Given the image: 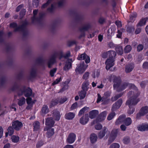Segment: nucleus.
Wrapping results in <instances>:
<instances>
[{"label":"nucleus","instance_id":"1","mask_svg":"<svg viewBox=\"0 0 148 148\" xmlns=\"http://www.w3.org/2000/svg\"><path fill=\"white\" fill-rule=\"evenodd\" d=\"M113 78V82L114 83L113 87L114 89H116L117 91L119 92L124 89L127 87L130 89H134L133 91H131L133 92L136 91H139L137 87L133 84L124 83L121 84V79L120 77H117L115 75L112 77Z\"/></svg>","mask_w":148,"mask_h":148},{"label":"nucleus","instance_id":"2","mask_svg":"<svg viewBox=\"0 0 148 148\" xmlns=\"http://www.w3.org/2000/svg\"><path fill=\"white\" fill-rule=\"evenodd\" d=\"M140 94V92L138 91H136L135 92L132 91H129L128 92V96L129 98L126 101L125 103L126 105L128 106L129 108V109L127 112L128 114H131L134 112V109L132 107L139 101V99L137 97Z\"/></svg>","mask_w":148,"mask_h":148},{"label":"nucleus","instance_id":"3","mask_svg":"<svg viewBox=\"0 0 148 148\" xmlns=\"http://www.w3.org/2000/svg\"><path fill=\"white\" fill-rule=\"evenodd\" d=\"M71 56L70 52L68 51L64 55H63L62 51L55 52L51 55L47 60V63L49 68L51 67L53 64L56 62V59L58 58L61 60L62 58L67 59Z\"/></svg>","mask_w":148,"mask_h":148},{"label":"nucleus","instance_id":"4","mask_svg":"<svg viewBox=\"0 0 148 148\" xmlns=\"http://www.w3.org/2000/svg\"><path fill=\"white\" fill-rule=\"evenodd\" d=\"M28 24V22L25 21L21 26L17 27V25L16 23H12L10 24V27H11L15 28L14 32L21 31L23 32V35L24 36H26L27 34V31L26 29V25Z\"/></svg>","mask_w":148,"mask_h":148},{"label":"nucleus","instance_id":"5","mask_svg":"<svg viewBox=\"0 0 148 148\" xmlns=\"http://www.w3.org/2000/svg\"><path fill=\"white\" fill-rule=\"evenodd\" d=\"M32 90L29 88H26L25 86L21 87L17 91L19 96L24 95L25 97H29L30 96L34 97V95L32 94Z\"/></svg>","mask_w":148,"mask_h":148},{"label":"nucleus","instance_id":"6","mask_svg":"<svg viewBox=\"0 0 148 148\" xmlns=\"http://www.w3.org/2000/svg\"><path fill=\"white\" fill-rule=\"evenodd\" d=\"M38 10H35L33 11L34 16L32 18V22L33 23L39 22L41 19L45 15V14L44 13L42 12H40L39 13L38 17L36 18V15L38 13Z\"/></svg>","mask_w":148,"mask_h":148},{"label":"nucleus","instance_id":"7","mask_svg":"<svg viewBox=\"0 0 148 148\" xmlns=\"http://www.w3.org/2000/svg\"><path fill=\"white\" fill-rule=\"evenodd\" d=\"M116 56V52L113 50H110L104 52L102 54V57L103 58H106L108 57L109 58H108L114 59Z\"/></svg>","mask_w":148,"mask_h":148},{"label":"nucleus","instance_id":"8","mask_svg":"<svg viewBox=\"0 0 148 148\" xmlns=\"http://www.w3.org/2000/svg\"><path fill=\"white\" fill-rule=\"evenodd\" d=\"M88 67L87 65H85L84 62L81 63L79 66H77L75 69V71L79 74H82L85 71Z\"/></svg>","mask_w":148,"mask_h":148},{"label":"nucleus","instance_id":"9","mask_svg":"<svg viewBox=\"0 0 148 148\" xmlns=\"http://www.w3.org/2000/svg\"><path fill=\"white\" fill-rule=\"evenodd\" d=\"M12 126L14 129L17 131H19L23 126L22 122L18 120L14 121L12 122Z\"/></svg>","mask_w":148,"mask_h":148},{"label":"nucleus","instance_id":"10","mask_svg":"<svg viewBox=\"0 0 148 148\" xmlns=\"http://www.w3.org/2000/svg\"><path fill=\"white\" fill-rule=\"evenodd\" d=\"M123 103L122 99H120L113 105L111 108L112 111H115L119 109L121 105Z\"/></svg>","mask_w":148,"mask_h":148},{"label":"nucleus","instance_id":"11","mask_svg":"<svg viewBox=\"0 0 148 148\" xmlns=\"http://www.w3.org/2000/svg\"><path fill=\"white\" fill-rule=\"evenodd\" d=\"M114 58H108L105 62L106 68L107 70H109L114 64Z\"/></svg>","mask_w":148,"mask_h":148},{"label":"nucleus","instance_id":"12","mask_svg":"<svg viewBox=\"0 0 148 148\" xmlns=\"http://www.w3.org/2000/svg\"><path fill=\"white\" fill-rule=\"evenodd\" d=\"M77 59L79 60H85L86 64L89 63L90 61L89 56L85 53L79 55Z\"/></svg>","mask_w":148,"mask_h":148},{"label":"nucleus","instance_id":"13","mask_svg":"<svg viewBox=\"0 0 148 148\" xmlns=\"http://www.w3.org/2000/svg\"><path fill=\"white\" fill-rule=\"evenodd\" d=\"M89 120L88 114H85L79 119V122L81 124L84 125L88 122Z\"/></svg>","mask_w":148,"mask_h":148},{"label":"nucleus","instance_id":"14","mask_svg":"<svg viewBox=\"0 0 148 148\" xmlns=\"http://www.w3.org/2000/svg\"><path fill=\"white\" fill-rule=\"evenodd\" d=\"M75 134L74 133H71L69 134L66 141L69 143L72 144L75 141Z\"/></svg>","mask_w":148,"mask_h":148},{"label":"nucleus","instance_id":"15","mask_svg":"<svg viewBox=\"0 0 148 148\" xmlns=\"http://www.w3.org/2000/svg\"><path fill=\"white\" fill-rule=\"evenodd\" d=\"M52 116L56 121H59L60 117V112L57 110H54L52 111Z\"/></svg>","mask_w":148,"mask_h":148},{"label":"nucleus","instance_id":"16","mask_svg":"<svg viewBox=\"0 0 148 148\" xmlns=\"http://www.w3.org/2000/svg\"><path fill=\"white\" fill-rule=\"evenodd\" d=\"M73 62L71 59H69L66 62V64L64 68V70L66 71L69 70L71 67V63Z\"/></svg>","mask_w":148,"mask_h":148},{"label":"nucleus","instance_id":"17","mask_svg":"<svg viewBox=\"0 0 148 148\" xmlns=\"http://www.w3.org/2000/svg\"><path fill=\"white\" fill-rule=\"evenodd\" d=\"M54 123V121L52 117L48 118L46 119L45 125L49 127H53Z\"/></svg>","mask_w":148,"mask_h":148},{"label":"nucleus","instance_id":"18","mask_svg":"<svg viewBox=\"0 0 148 148\" xmlns=\"http://www.w3.org/2000/svg\"><path fill=\"white\" fill-rule=\"evenodd\" d=\"M126 116L125 115H122L120 116L116 121L115 123L118 125L122 123H124L126 119Z\"/></svg>","mask_w":148,"mask_h":148},{"label":"nucleus","instance_id":"19","mask_svg":"<svg viewBox=\"0 0 148 148\" xmlns=\"http://www.w3.org/2000/svg\"><path fill=\"white\" fill-rule=\"evenodd\" d=\"M107 115V112L104 111L100 114L97 118V121L101 122L104 120L105 119Z\"/></svg>","mask_w":148,"mask_h":148},{"label":"nucleus","instance_id":"20","mask_svg":"<svg viewBox=\"0 0 148 148\" xmlns=\"http://www.w3.org/2000/svg\"><path fill=\"white\" fill-rule=\"evenodd\" d=\"M138 130L141 131H145L148 130V124H142L137 127Z\"/></svg>","mask_w":148,"mask_h":148},{"label":"nucleus","instance_id":"21","mask_svg":"<svg viewBox=\"0 0 148 148\" xmlns=\"http://www.w3.org/2000/svg\"><path fill=\"white\" fill-rule=\"evenodd\" d=\"M108 131L107 127H103L102 130L99 132L98 136L99 138L101 139L103 138L105 136Z\"/></svg>","mask_w":148,"mask_h":148},{"label":"nucleus","instance_id":"22","mask_svg":"<svg viewBox=\"0 0 148 148\" xmlns=\"http://www.w3.org/2000/svg\"><path fill=\"white\" fill-rule=\"evenodd\" d=\"M134 68V65L133 64H130L126 65L125 67V72L126 73H129L132 71Z\"/></svg>","mask_w":148,"mask_h":148},{"label":"nucleus","instance_id":"23","mask_svg":"<svg viewBox=\"0 0 148 148\" xmlns=\"http://www.w3.org/2000/svg\"><path fill=\"white\" fill-rule=\"evenodd\" d=\"M49 111L48 106L45 105L43 106L41 108V114L42 115L44 116L47 114Z\"/></svg>","mask_w":148,"mask_h":148},{"label":"nucleus","instance_id":"24","mask_svg":"<svg viewBox=\"0 0 148 148\" xmlns=\"http://www.w3.org/2000/svg\"><path fill=\"white\" fill-rule=\"evenodd\" d=\"M75 114L71 112L66 113L65 115V117L66 119L67 120H71L75 116Z\"/></svg>","mask_w":148,"mask_h":148},{"label":"nucleus","instance_id":"25","mask_svg":"<svg viewBox=\"0 0 148 148\" xmlns=\"http://www.w3.org/2000/svg\"><path fill=\"white\" fill-rule=\"evenodd\" d=\"M97 136L96 134H91L90 137V139L91 143L94 144L95 143L97 140Z\"/></svg>","mask_w":148,"mask_h":148},{"label":"nucleus","instance_id":"26","mask_svg":"<svg viewBox=\"0 0 148 148\" xmlns=\"http://www.w3.org/2000/svg\"><path fill=\"white\" fill-rule=\"evenodd\" d=\"M99 114L98 111L96 110H92L89 112V117L92 119L95 118Z\"/></svg>","mask_w":148,"mask_h":148},{"label":"nucleus","instance_id":"27","mask_svg":"<svg viewBox=\"0 0 148 148\" xmlns=\"http://www.w3.org/2000/svg\"><path fill=\"white\" fill-rule=\"evenodd\" d=\"M14 129L12 126L9 127L7 130L8 132L5 134L6 137H7L8 135L9 136H11L13 134L14 132Z\"/></svg>","mask_w":148,"mask_h":148},{"label":"nucleus","instance_id":"28","mask_svg":"<svg viewBox=\"0 0 148 148\" xmlns=\"http://www.w3.org/2000/svg\"><path fill=\"white\" fill-rule=\"evenodd\" d=\"M90 27V25L89 23H88L84 25L80 29L81 32H84L87 31Z\"/></svg>","mask_w":148,"mask_h":148},{"label":"nucleus","instance_id":"29","mask_svg":"<svg viewBox=\"0 0 148 148\" xmlns=\"http://www.w3.org/2000/svg\"><path fill=\"white\" fill-rule=\"evenodd\" d=\"M89 83L88 80L85 81L83 83L82 85V88L83 90L87 91L88 88V86Z\"/></svg>","mask_w":148,"mask_h":148},{"label":"nucleus","instance_id":"30","mask_svg":"<svg viewBox=\"0 0 148 148\" xmlns=\"http://www.w3.org/2000/svg\"><path fill=\"white\" fill-rule=\"evenodd\" d=\"M148 20V18H142L140 20L139 22L137 24V26H142L145 24L146 23Z\"/></svg>","mask_w":148,"mask_h":148},{"label":"nucleus","instance_id":"31","mask_svg":"<svg viewBox=\"0 0 148 148\" xmlns=\"http://www.w3.org/2000/svg\"><path fill=\"white\" fill-rule=\"evenodd\" d=\"M140 111L145 115L148 113V106H145L142 107Z\"/></svg>","mask_w":148,"mask_h":148},{"label":"nucleus","instance_id":"32","mask_svg":"<svg viewBox=\"0 0 148 148\" xmlns=\"http://www.w3.org/2000/svg\"><path fill=\"white\" fill-rule=\"evenodd\" d=\"M47 136L48 138L51 137L54 134V130L53 128H51L47 130Z\"/></svg>","mask_w":148,"mask_h":148},{"label":"nucleus","instance_id":"33","mask_svg":"<svg viewBox=\"0 0 148 148\" xmlns=\"http://www.w3.org/2000/svg\"><path fill=\"white\" fill-rule=\"evenodd\" d=\"M86 91H85L82 90H81L79 92V95L80 99H83L85 97L86 94Z\"/></svg>","mask_w":148,"mask_h":148},{"label":"nucleus","instance_id":"34","mask_svg":"<svg viewBox=\"0 0 148 148\" xmlns=\"http://www.w3.org/2000/svg\"><path fill=\"white\" fill-rule=\"evenodd\" d=\"M116 50L118 54L121 55L123 54V51L121 46H117L116 48Z\"/></svg>","mask_w":148,"mask_h":148},{"label":"nucleus","instance_id":"35","mask_svg":"<svg viewBox=\"0 0 148 148\" xmlns=\"http://www.w3.org/2000/svg\"><path fill=\"white\" fill-rule=\"evenodd\" d=\"M59 103V100L58 98L53 99L51 103L50 107H52L53 106Z\"/></svg>","mask_w":148,"mask_h":148},{"label":"nucleus","instance_id":"36","mask_svg":"<svg viewBox=\"0 0 148 148\" xmlns=\"http://www.w3.org/2000/svg\"><path fill=\"white\" fill-rule=\"evenodd\" d=\"M33 126L34 130H38L40 128V123L38 121H35L33 124Z\"/></svg>","mask_w":148,"mask_h":148},{"label":"nucleus","instance_id":"37","mask_svg":"<svg viewBox=\"0 0 148 148\" xmlns=\"http://www.w3.org/2000/svg\"><path fill=\"white\" fill-rule=\"evenodd\" d=\"M25 103V99L22 97L20 98L18 102V104L20 106H21Z\"/></svg>","mask_w":148,"mask_h":148},{"label":"nucleus","instance_id":"38","mask_svg":"<svg viewBox=\"0 0 148 148\" xmlns=\"http://www.w3.org/2000/svg\"><path fill=\"white\" fill-rule=\"evenodd\" d=\"M36 69L35 68H32L31 70L30 75L32 77H35L36 75Z\"/></svg>","mask_w":148,"mask_h":148},{"label":"nucleus","instance_id":"39","mask_svg":"<svg viewBox=\"0 0 148 148\" xmlns=\"http://www.w3.org/2000/svg\"><path fill=\"white\" fill-rule=\"evenodd\" d=\"M132 122V121L130 117H128L125 119L124 123L126 126H128L130 125Z\"/></svg>","mask_w":148,"mask_h":148},{"label":"nucleus","instance_id":"40","mask_svg":"<svg viewBox=\"0 0 148 148\" xmlns=\"http://www.w3.org/2000/svg\"><path fill=\"white\" fill-rule=\"evenodd\" d=\"M123 95V94L120 93L116 95L114 97H112L111 98V100L114 101L117 100L118 98L121 97Z\"/></svg>","mask_w":148,"mask_h":148},{"label":"nucleus","instance_id":"41","mask_svg":"<svg viewBox=\"0 0 148 148\" xmlns=\"http://www.w3.org/2000/svg\"><path fill=\"white\" fill-rule=\"evenodd\" d=\"M59 100V103L60 104H62L66 101L67 100V98L65 97H62L60 98H58Z\"/></svg>","mask_w":148,"mask_h":148},{"label":"nucleus","instance_id":"42","mask_svg":"<svg viewBox=\"0 0 148 148\" xmlns=\"http://www.w3.org/2000/svg\"><path fill=\"white\" fill-rule=\"evenodd\" d=\"M115 113L114 111H112V112L108 116L107 119L108 120H112L115 116Z\"/></svg>","mask_w":148,"mask_h":148},{"label":"nucleus","instance_id":"43","mask_svg":"<svg viewBox=\"0 0 148 148\" xmlns=\"http://www.w3.org/2000/svg\"><path fill=\"white\" fill-rule=\"evenodd\" d=\"M88 108L87 107H84V108H82L80 110L78 114V116H81L83 114L85 111Z\"/></svg>","mask_w":148,"mask_h":148},{"label":"nucleus","instance_id":"44","mask_svg":"<svg viewBox=\"0 0 148 148\" xmlns=\"http://www.w3.org/2000/svg\"><path fill=\"white\" fill-rule=\"evenodd\" d=\"M132 50V47L130 45H127L124 48V52L125 53L130 52Z\"/></svg>","mask_w":148,"mask_h":148},{"label":"nucleus","instance_id":"45","mask_svg":"<svg viewBox=\"0 0 148 148\" xmlns=\"http://www.w3.org/2000/svg\"><path fill=\"white\" fill-rule=\"evenodd\" d=\"M12 141L14 143H17L18 142L19 138L18 136L13 135L11 138Z\"/></svg>","mask_w":148,"mask_h":148},{"label":"nucleus","instance_id":"46","mask_svg":"<svg viewBox=\"0 0 148 148\" xmlns=\"http://www.w3.org/2000/svg\"><path fill=\"white\" fill-rule=\"evenodd\" d=\"M120 147V145L118 143H114L110 146L109 148H119Z\"/></svg>","mask_w":148,"mask_h":148},{"label":"nucleus","instance_id":"47","mask_svg":"<svg viewBox=\"0 0 148 148\" xmlns=\"http://www.w3.org/2000/svg\"><path fill=\"white\" fill-rule=\"evenodd\" d=\"M39 0H33V5L34 8L37 7L39 5Z\"/></svg>","mask_w":148,"mask_h":148},{"label":"nucleus","instance_id":"48","mask_svg":"<svg viewBox=\"0 0 148 148\" xmlns=\"http://www.w3.org/2000/svg\"><path fill=\"white\" fill-rule=\"evenodd\" d=\"M53 1V0H48L47 2L43 4L42 6V8H45L49 4L51 3Z\"/></svg>","mask_w":148,"mask_h":148},{"label":"nucleus","instance_id":"49","mask_svg":"<svg viewBox=\"0 0 148 148\" xmlns=\"http://www.w3.org/2000/svg\"><path fill=\"white\" fill-rule=\"evenodd\" d=\"M118 133V130L114 129L111 132V135L116 137Z\"/></svg>","mask_w":148,"mask_h":148},{"label":"nucleus","instance_id":"50","mask_svg":"<svg viewBox=\"0 0 148 148\" xmlns=\"http://www.w3.org/2000/svg\"><path fill=\"white\" fill-rule=\"evenodd\" d=\"M26 10L25 9H22L20 13V16L21 18H22L25 15Z\"/></svg>","mask_w":148,"mask_h":148},{"label":"nucleus","instance_id":"51","mask_svg":"<svg viewBox=\"0 0 148 148\" xmlns=\"http://www.w3.org/2000/svg\"><path fill=\"white\" fill-rule=\"evenodd\" d=\"M116 137L110 135L108 140V143L110 144L112 143L115 139Z\"/></svg>","mask_w":148,"mask_h":148},{"label":"nucleus","instance_id":"52","mask_svg":"<svg viewBox=\"0 0 148 148\" xmlns=\"http://www.w3.org/2000/svg\"><path fill=\"white\" fill-rule=\"evenodd\" d=\"M27 98L26 99L27 103L28 105L33 104L34 102L32 101V99L29 97H27Z\"/></svg>","mask_w":148,"mask_h":148},{"label":"nucleus","instance_id":"53","mask_svg":"<svg viewBox=\"0 0 148 148\" xmlns=\"http://www.w3.org/2000/svg\"><path fill=\"white\" fill-rule=\"evenodd\" d=\"M134 30V26H132L128 27L127 28V32L130 33Z\"/></svg>","mask_w":148,"mask_h":148},{"label":"nucleus","instance_id":"54","mask_svg":"<svg viewBox=\"0 0 148 148\" xmlns=\"http://www.w3.org/2000/svg\"><path fill=\"white\" fill-rule=\"evenodd\" d=\"M89 76V73L87 72L83 75L82 78L83 79L86 80L88 79Z\"/></svg>","mask_w":148,"mask_h":148},{"label":"nucleus","instance_id":"55","mask_svg":"<svg viewBox=\"0 0 148 148\" xmlns=\"http://www.w3.org/2000/svg\"><path fill=\"white\" fill-rule=\"evenodd\" d=\"M44 144L43 142L42 141H40L38 142L36 145L37 148H39L41 146H42Z\"/></svg>","mask_w":148,"mask_h":148},{"label":"nucleus","instance_id":"56","mask_svg":"<svg viewBox=\"0 0 148 148\" xmlns=\"http://www.w3.org/2000/svg\"><path fill=\"white\" fill-rule=\"evenodd\" d=\"M57 70V69L55 68L51 70L50 72V75L51 77H53L54 75V74L56 73Z\"/></svg>","mask_w":148,"mask_h":148},{"label":"nucleus","instance_id":"57","mask_svg":"<svg viewBox=\"0 0 148 148\" xmlns=\"http://www.w3.org/2000/svg\"><path fill=\"white\" fill-rule=\"evenodd\" d=\"M144 116V115L140 111L137 114L136 118L137 119H140L142 116Z\"/></svg>","mask_w":148,"mask_h":148},{"label":"nucleus","instance_id":"58","mask_svg":"<svg viewBox=\"0 0 148 148\" xmlns=\"http://www.w3.org/2000/svg\"><path fill=\"white\" fill-rule=\"evenodd\" d=\"M130 139L129 137H126L123 139L124 143L126 144H128L130 141Z\"/></svg>","mask_w":148,"mask_h":148},{"label":"nucleus","instance_id":"59","mask_svg":"<svg viewBox=\"0 0 148 148\" xmlns=\"http://www.w3.org/2000/svg\"><path fill=\"white\" fill-rule=\"evenodd\" d=\"M64 3V1L63 0H60L58 3L57 5L59 7H60L62 6Z\"/></svg>","mask_w":148,"mask_h":148},{"label":"nucleus","instance_id":"60","mask_svg":"<svg viewBox=\"0 0 148 148\" xmlns=\"http://www.w3.org/2000/svg\"><path fill=\"white\" fill-rule=\"evenodd\" d=\"M143 48V46L142 44H139L137 47V51H142Z\"/></svg>","mask_w":148,"mask_h":148},{"label":"nucleus","instance_id":"61","mask_svg":"<svg viewBox=\"0 0 148 148\" xmlns=\"http://www.w3.org/2000/svg\"><path fill=\"white\" fill-rule=\"evenodd\" d=\"M77 102H75L74 103H73L71 107V110H73L76 109L77 107Z\"/></svg>","mask_w":148,"mask_h":148},{"label":"nucleus","instance_id":"62","mask_svg":"<svg viewBox=\"0 0 148 148\" xmlns=\"http://www.w3.org/2000/svg\"><path fill=\"white\" fill-rule=\"evenodd\" d=\"M18 84L15 82L13 84V85L12 88V90H14L16 89L17 88H18Z\"/></svg>","mask_w":148,"mask_h":148},{"label":"nucleus","instance_id":"63","mask_svg":"<svg viewBox=\"0 0 148 148\" xmlns=\"http://www.w3.org/2000/svg\"><path fill=\"white\" fill-rule=\"evenodd\" d=\"M102 127V125L100 124H98L95 125V128L97 130H100Z\"/></svg>","mask_w":148,"mask_h":148},{"label":"nucleus","instance_id":"64","mask_svg":"<svg viewBox=\"0 0 148 148\" xmlns=\"http://www.w3.org/2000/svg\"><path fill=\"white\" fill-rule=\"evenodd\" d=\"M76 44V42L75 40L70 41L68 42V45L69 46H71Z\"/></svg>","mask_w":148,"mask_h":148}]
</instances>
